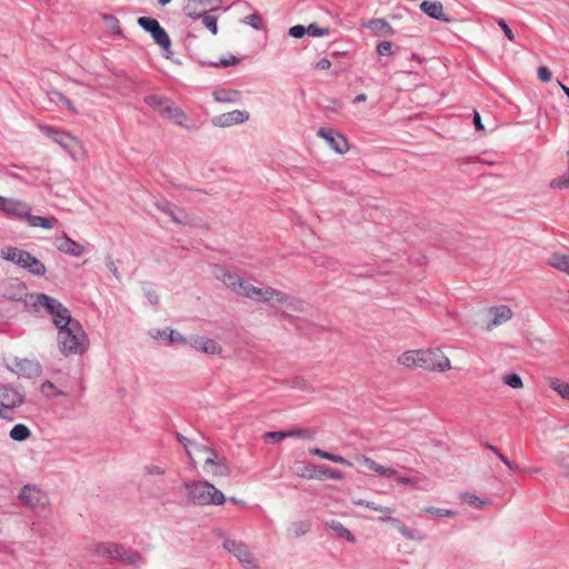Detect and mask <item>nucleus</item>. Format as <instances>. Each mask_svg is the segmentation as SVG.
Here are the masks:
<instances>
[{
  "instance_id": "obj_1",
  "label": "nucleus",
  "mask_w": 569,
  "mask_h": 569,
  "mask_svg": "<svg viewBox=\"0 0 569 569\" xmlns=\"http://www.w3.org/2000/svg\"><path fill=\"white\" fill-rule=\"evenodd\" d=\"M186 501L198 506H221L226 501L224 495L212 483L206 480H188L183 482Z\"/></svg>"
},
{
  "instance_id": "obj_2",
  "label": "nucleus",
  "mask_w": 569,
  "mask_h": 569,
  "mask_svg": "<svg viewBox=\"0 0 569 569\" xmlns=\"http://www.w3.org/2000/svg\"><path fill=\"white\" fill-rule=\"evenodd\" d=\"M58 348L66 356H81L89 347V339L80 322H71L67 328L58 331Z\"/></svg>"
},
{
  "instance_id": "obj_3",
  "label": "nucleus",
  "mask_w": 569,
  "mask_h": 569,
  "mask_svg": "<svg viewBox=\"0 0 569 569\" xmlns=\"http://www.w3.org/2000/svg\"><path fill=\"white\" fill-rule=\"evenodd\" d=\"M94 553L99 557L119 560L122 563L140 566L144 562L141 553L127 549L124 546L113 542H102L96 546Z\"/></svg>"
},
{
  "instance_id": "obj_4",
  "label": "nucleus",
  "mask_w": 569,
  "mask_h": 569,
  "mask_svg": "<svg viewBox=\"0 0 569 569\" xmlns=\"http://www.w3.org/2000/svg\"><path fill=\"white\" fill-rule=\"evenodd\" d=\"M222 547L232 553L244 569H261L246 542L236 539H224Z\"/></svg>"
},
{
  "instance_id": "obj_5",
  "label": "nucleus",
  "mask_w": 569,
  "mask_h": 569,
  "mask_svg": "<svg viewBox=\"0 0 569 569\" xmlns=\"http://www.w3.org/2000/svg\"><path fill=\"white\" fill-rule=\"evenodd\" d=\"M39 129L73 158L77 156L78 151L82 149L79 140L67 131H60L48 126H39Z\"/></svg>"
},
{
  "instance_id": "obj_6",
  "label": "nucleus",
  "mask_w": 569,
  "mask_h": 569,
  "mask_svg": "<svg viewBox=\"0 0 569 569\" xmlns=\"http://www.w3.org/2000/svg\"><path fill=\"white\" fill-rule=\"evenodd\" d=\"M19 500L31 510H44L49 505L48 495L34 485H26L21 488Z\"/></svg>"
},
{
  "instance_id": "obj_7",
  "label": "nucleus",
  "mask_w": 569,
  "mask_h": 569,
  "mask_svg": "<svg viewBox=\"0 0 569 569\" xmlns=\"http://www.w3.org/2000/svg\"><path fill=\"white\" fill-rule=\"evenodd\" d=\"M139 27L149 32L153 41L167 53H171V41L167 31L161 27L159 21L149 17H140L137 20Z\"/></svg>"
},
{
  "instance_id": "obj_8",
  "label": "nucleus",
  "mask_w": 569,
  "mask_h": 569,
  "mask_svg": "<svg viewBox=\"0 0 569 569\" xmlns=\"http://www.w3.org/2000/svg\"><path fill=\"white\" fill-rule=\"evenodd\" d=\"M30 295L26 283L18 278H6L0 281V297L6 300L22 301L26 305Z\"/></svg>"
},
{
  "instance_id": "obj_9",
  "label": "nucleus",
  "mask_w": 569,
  "mask_h": 569,
  "mask_svg": "<svg viewBox=\"0 0 569 569\" xmlns=\"http://www.w3.org/2000/svg\"><path fill=\"white\" fill-rule=\"evenodd\" d=\"M24 402V393L11 386L0 387V418L12 420L8 410L20 407Z\"/></svg>"
},
{
  "instance_id": "obj_10",
  "label": "nucleus",
  "mask_w": 569,
  "mask_h": 569,
  "mask_svg": "<svg viewBox=\"0 0 569 569\" xmlns=\"http://www.w3.org/2000/svg\"><path fill=\"white\" fill-rule=\"evenodd\" d=\"M420 368L445 372L451 368L450 360L440 349L420 350Z\"/></svg>"
},
{
  "instance_id": "obj_11",
  "label": "nucleus",
  "mask_w": 569,
  "mask_h": 569,
  "mask_svg": "<svg viewBox=\"0 0 569 569\" xmlns=\"http://www.w3.org/2000/svg\"><path fill=\"white\" fill-rule=\"evenodd\" d=\"M242 296L260 302H284L288 300V295L280 290L272 287L258 288L250 283L244 287Z\"/></svg>"
},
{
  "instance_id": "obj_12",
  "label": "nucleus",
  "mask_w": 569,
  "mask_h": 569,
  "mask_svg": "<svg viewBox=\"0 0 569 569\" xmlns=\"http://www.w3.org/2000/svg\"><path fill=\"white\" fill-rule=\"evenodd\" d=\"M0 210L17 219H24L31 211V206L20 199L0 196Z\"/></svg>"
},
{
  "instance_id": "obj_13",
  "label": "nucleus",
  "mask_w": 569,
  "mask_h": 569,
  "mask_svg": "<svg viewBox=\"0 0 569 569\" xmlns=\"http://www.w3.org/2000/svg\"><path fill=\"white\" fill-rule=\"evenodd\" d=\"M318 136L323 138L327 143L339 154H343L349 150L348 140L343 134L336 130L320 128L318 130Z\"/></svg>"
},
{
  "instance_id": "obj_14",
  "label": "nucleus",
  "mask_w": 569,
  "mask_h": 569,
  "mask_svg": "<svg viewBox=\"0 0 569 569\" xmlns=\"http://www.w3.org/2000/svg\"><path fill=\"white\" fill-rule=\"evenodd\" d=\"M203 468L213 477H229L231 473L227 460L220 458L217 452H210L208 457H204Z\"/></svg>"
},
{
  "instance_id": "obj_15",
  "label": "nucleus",
  "mask_w": 569,
  "mask_h": 569,
  "mask_svg": "<svg viewBox=\"0 0 569 569\" xmlns=\"http://www.w3.org/2000/svg\"><path fill=\"white\" fill-rule=\"evenodd\" d=\"M249 117L250 114L246 110H233L212 118V124L220 128H228L244 123L249 120Z\"/></svg>"
},
{
  "instance_id": "obj_16",
  "label": "nucleus",
  "mask_w": 569,
  "mask_h": 569,
  "mask_svg": "<svg viewBox=\"0 0 569 569\" xmlns=\"http://www.w3.org/2000/svg\"><path fill=\"white\" fill-rule=\"evenodd\" d=\"M33 307L38 311L39 307H43L49 313L60 307V301L46 293H31L29 300H26V307Z\"/></svg>"
},
{
  "instance_id": "obj_17",
  "label": "nucleus",
  "mask_w": 569,
  "mask_h": 569,
  "mask_svg": "<svg viewBox=\"0 0 569 569\" xmlns=\"http://www.w3.org/2000/svg\"><path fill=\"white\" fill-rule=\"evenodd\" d=\"M488 316L491 317V319L487 325V330H492L495 327H498L510 320L513 316V312L508 306L500 305L488 309Z\"/></svg>"
},
{
  "instance_id": "obj_18",
  "label": "nucleus",
  "mask_w": 569,
  "mask_h": 569,
  "mask_svg": "<svg viewBox=\"0 0 569 569\" xmlns=\"http://www.w3.org/2000/svg\"><path fill=\"white\" fill-rule=\"evenodd\" d=\"M189 346L194 350L201 351L207 355H219L222 350L220 345L213 339L193 336L189 339Z\"/></svg>"
},
{
  "instance_id": "obj_19",
  "label": "nucleus",
  "mask_w": 569,
  "mask_h": 569,
  "mask_svg": "<svg viewBox=\"0 0 569 569\" xmlns=\"http://www.w3.org/2000/svg\"><path fill=\"white\" fill-rule=\"evenodd\" d=\"M218 278L232 291L242 296V292L244 291V287L248 286V282H246L239 274L222 270L221 274L218 276Z\"/></svg>"
},
{
  "instance_id": "obj_20",
  "label": "nucleus",
  "mask_w": 569,
  "mask_h": 569,
  "mask_svg": "<svg viewBox=\"0 0 569 569\" xmlns=\"http://www.w3.org/2000/svg\"><path fill=\"white\" fill-rule=\"evenodd\" d=\"M56 246L58 250L72 257H80L84 252V247L82 244L67 236L57 239Z\"/></svg>"
},
{
  "instance_id": "obj_21",
  "label": "nucleus",
  "mask_w": 569,
  "mask_h": 569,
  "mask_svg": "<svg viewBox=\"0 0 569 569\" xmlns=\"http://www.w3.org/2000/svg\"><path fill=\"white\" fill-rule=\"evenodd\" d=\"M191 9H192V4L188 3L184 7L186 14L192 19H201L204 27L207 29H209L212 34H217V32H218L217 18L212 17L210 14H207V12H198L194 10L192 11Z\"/></svg>"
},
{
  "instance_id": "obj_22",
  "label": "nucleus",
  "mask_w": 569,
  "mask_h": 569,
  "mask_svg": "<svg viewBox=\"0 0 569 569\" xmlns=\"http://www.w3.org/2000/svg\"><path fill=\"white\" fill-rule=\"evenodd\" d=\"M420 10L429 17L449 22L450 19L443 13L442 3L439 1H422L419 6Z\"/></svg>"
},
{
  "instance_id": "obj_23",
  "label": "nucleus",
  "mask_w": 569,
  "mask_h": 569,
  "mask_svg": "<svg viewBox=\"0 0 569 569\" xmlns=\"http://www.w3.org/2000/svg\"><path fill=\"white\" fill-rule=\"evenodd\" d=\"M356 460L367 467L369 470L377 472L381 477L390 478L397 473L393 468H386L379 463H377L373 459L359 455L356 457Z\"/></svg>"
},
{
  "instance_id": "obj_24",
  "label": "nucleus",
  "mask_w": 569,
  "mask_h": 569,
  "mask_svg": "<svg viewBox=\"0 0 569 569\" xmlns=\"http://www.w3.org/2000/svg\"><path fill=\"white\" fill-rule=\"evenodd\" d=\"M50 315L52 316V322L57 327L58 331H60V328L71 326V322H78V320L71 317L70 311L61 302L60 307L56 308Z\"/></svg>"
},
{
  "instance_id": "obj_25",
  "label": "nucleus",
  "mask_w": 569,
  "mask_h": 569,
  "mask_svg": "<svg viewBox=\"0 0 569 569\" xmlns=\"http://www.w3.org/2000/svg\"><path fill=\"white\" fill-rule=\"evenodd\" d=\"M16 371L24 377L32 378L40 373V366L38 362L29 359H20L14 362Z\"/></svg>"
},
{
  "instance_id": "obj_26",
  "label": "nucleus",
  "mask_w": 569,
  "mask_h": 569,
  "mask_svg": "<svg viewBox=\"0 0 569 569\" xmlns=\"http://www.w3.org/2000/svg\"><path fill=\"white\" fill-rule=\"evenodd\" d=\"M23 262L19 267L27 269L30 273L41 277L46 274V266L30 252L23 258Z\"/></svg>"
},
{
  "instance_id": "obj_27",
  "label": "nucleus",
  "mask_w": 569,
  "mask_h": 569,
  "mask_svg": "<svg viewBox=\"0 0 569 569\" xmlns=\"http://www.w3.org/2000/svg\"><path fill=\"white\" fill-rule=\"evenodd\" d=\"M366 27L377 36L388 37L395 33L393 28L385 19L380 18L370 19Z\"/></svg>"
},
{
  "instance_id": "obj_28",
  "label": "nucleus",
  "mask_w": 569,
  "mask_h": 569,
  "mask_svg": "<svg viewBox=\"0 0 569 569\" xmlns=\"http://www.w3.org/2000/svg\"><path fill=\"white\" fill-rule=\"evenodd\" d=\"M382 522L391 523L405 538L409 540H421L422 536H416L415 532L406 527L399 519L393 518L391 516H383L379 518Z\"/></svg>"
},
{
  "instance_id": "obj_29",
  "label": "nucleus",
  "mask_w": 569,
  "mask_h": 569,
  "mask_svg": "<svg viewBox=\"0 0 569 569\" xmlns=\"http://www.w3.org/2000/svg\"><path fill=\"white\" fill-rule=\"evenodd\" d=\"M168 119L172 120L176 124L182 126L183 120L187 118L182 109L176 107L172 101H169L162 110V113Z\"/></svg>"
},
{
  "instance_id": "obj_30",
  "label": "nucleus",
  "mask_w": 569,
  "mask_h": 569,
  "mask_svg": "<svg viewBox=\"0 0 569 569\" xmlns=\"http://www.w3.org/2000/svg\"><path fill=\"white\" fill-rule=\"evenodd\" d=\"M1 257L10 262H13L17 266H20L23 262V258L28 253V251L19 249L17 247H8L1 250Z\"/></svg>"
},
{
  "instance_id": "obj_31",
  "label": "nucleus",
  "mask_w": 569,
  "mask_h": 569,
  "mask_svg": "<svg viewBox=\"0 0 569 569\" xmlns=\"http://www.w3.org/2000/svg\"><path fill=\"white\" fill-rule=\"evenodd\" d=\"M24 220L28 222L30 227H39L42 229H52L57 223V219L54 217L44 218L41 216H34L31 214V211L28 216H26Z\"/></svg>"
},
{
  "instance_id": "obj_32",
  "label": "nucleus",
  "mask_w": 569,
  "mask_h": 569,
  "mask_svg": "<svg viewBox=\"0 0 569 569\" xmlns=\"http://www.w3.org/2000/svg\"><path fill=\"white\" fill-rule=\"evenodd\" d=\"M548 263L557 270L569 274V254L555 252L549 257Z\"/></svg>"
},
{
  "instance_id": "obj_33",
  "label": "nucleus",
  "mask_w": 569,
  "mask_h": 569,
  "mask_svg": "<svg viewBox=\"0 0 569 569\" xmlns=\"http://www.w3.org/2000/svg\"><path fill=\"white\" fill-rule=\"evenodd\" d=\"M166 473V468L159 465L149 463L143 467V481L146 483H151L156 481L153 478L162 477Z\"/></svg>"
},
{
  "instance_id": "obj_34",
  "label": "nucleus",
  "mask_w": 569,
  "mask_h": 569,
  "mask_svg": "<svg viewBox=\"0 0 569 569\" xmlns=\"http://www.w3.org/2000/svg\"><path fill=\"white\" fill-rule=\"evenodd\" d=\"M327 526L331 528L340 538L346 539L349 542H356L355 535L346 528L341 522L331 520L330 522H327Z\"/></svg>"
},
{
  "instance_id": "obj_35",
  "label": "nucleus",
  "mask_w": 569,
  "mask_h": 569,
  "mask_svg": "<svg viewBox=\"0 0 569 569\" xmlns=\"http://www.w3.org/2000/svg\"><path fill=\"white\" fill-rule=\"evenodd\" d=\"M398 362L406 367H412L420 365V350H409L403 352L399 358Z\"/></svg>"
},
{
  "instance_id": "obj_36",
  "label": "nucleus",
  "mask_w": 569,
  "mask_h": 569,
  "mask_svg": "<svg viewBox=\"0 0 569 569\" xmlns=\"http://www.w3.org/2000/svg\"><path fill=\"white\" fill-rule=\"evenodd\" d=\"M9 436L12 440L22 442L31 437V431L26 425L18 423L10 430Z\"/></svg>"
},
{
  "instance_id": "obj_37",
  "label": "nucleus",
  "mask_w": 569,
  "mask_h": 569,
  "mask_svg": "<svg viewBox=\"0 0 569 569\" xmlns=\"http://www.w3.org/2000/svg\"><path fill=\"white\" fill-rule=\"evenodd\" d=\"M239 96L238 90L219 89L213 92V98L218 102H236Z\"/></svg>"
},
{
  "instance_id": "obj_38",
  "label": "nucleus",
  "mask_w": 569,
  "mask_h": 569,
  "mask_svg": "<svg viewBox=\"0 0 569 569\" xmlns=\"http://www.w3.org/2000/svg\"><path fill=\"white\" fill-rule=\"evenodd\" d=\"M170 100L166 97L157 96V94H149L144 97V102L151 107L152 109L159 111L162 113L163 107L169 102Z\"/></svg>"
},
{
  "instance_id": "obj_39",
  "label": "nucleus",
  "mask_w": 569,
  "mask_h": 569,
  "mask_svg": "<svg viewBox=\"0 0 569 569\" xmlns=\"http://www.w3.org/2000/svg\"><path fill=\"white\" fill-rule=\"evenodd\" d=\"M568 168L565 173L550 181V188L552 189H569V150L567 151Z\"/></svg>"
},
{
  "instance_id": "obj_40",
  "label": "nucleus",
  "mask_w": 569,
  "mask_h": 569,
  "mask_svg": "<svg viewBox=\"0 0 569 569\" xmlns=\"http://www.w3.org/2000/svg\"><path fill=\"white\" fill-rule=\"evenodd\" d=\"M219 0H188L192 4V11L207 12V9L214 10Z\"/></svg>"
},
{
  "instance_id": "obj_41",
  "label": "nucleus",
  "mask_w": 569,
  "mask_h": 569,
  "mask_svg": "<svg viewBox=\"0 0 569 569\" xmlns=\"http://www.w3.org/2000/svg\"><path fill=\"white\" fill-rule=\"evenodd\" d=\"M156 207L168 214L172 221L177 224H183V222L176 216V213L172 210V203L167 200H161L156 202Z\"/></svg>"
},
{
  "instance_id": "obj_42",
  "label": "nucleus",
  "mask_w": 569,
  "mask_h": 569,
  "mask_svg": "<svg viewBox=\"0 0 569 569\" xmlns=\"http://www.w3.org/2000/svg\"><path fill=\"white\" fill-rule=\"evenodd\" d=\"M318 478L319 479L328 478V479L340 480V479L345 478V475L339 470H335V469H331L328 467L320 466V467H318Z\"/></svg>"
},
{
  "instance_id": "obj_43",
  "label": "nucleus",
  "mask_w": 569,
  "mask_h": 569,
  "mask_svg": "<svg viewBox=\"0 0 569 569\" xmlns=\"http://www.w3.org/2000/svg\"><path fill=\"white\" fill-rule=\"evenodd\" d=\"M316 432L308 428H293L287 430L288 438H303V439H313Z\"/></svg>"
},
{
  "instance_id": "obj_44",
  "label": "nucleus",
  "mask_w": 569,
  "mask_h": 569,
  "mask_svg": "<svg viewBox=\"0 0 569 569\" xmlns=\"http://www.w3.org/2000/svg\"><path fill=\"white\" fill-rule=\"evenodd\" d=\"M40 390L42 393H44L47 397H59V396H64V392L59 390L54 385L53 382H51L50 380H46L41 387H40Z\"/></svg>"
},
{
  "instance_id": "obj_45",
  "label": "nucleus",
  "mask_w": 569,
  "mask_h": 569,
  "mask_svg": "<svg viewBox=\"0 0 569 569\" xmlns=\"http://www.w3.org/2000/svg\"><path fill=\"white\" fill-rule=\"evenodd\" d=\"M460 497L463 502L475 506L477 508H482L483 506L487 505L486 500H482L478 496L470 492H462Z\"/></svg>"
},
{
  "instance_id": "obj_46",
  "label": "nucleus",
  "mask_w": 569,
  "mask_h": 569,
  "mask_svg": "<svg viewBox=\"0 0 569 569\" xmlns=\"http://www.w3.org/2000/svg\"><path fill=\"white\" fill-rule=\"evenodd\" d=\"M310 529V523L307 521H297L293 522L290 527V531L292 532L293 537H300L308 532Z\"/></svg>"
},
{
  "instance_id": "obj_47",
  "label": "nucleus",
  "mask_w": 569,
  "mask_h": 569,
  "mask_svg": "<svg viewBox=\"0 0 569 569\" xmlns=\"http://www.w3.org/2000/svg\"><path fill=\"white\" fill-rule=\"evenodd\" d=\"M168 340L172 345H181L187 346L189 345V339H187L184 336H182L177 330L170 329L168 331Z\"/></svg>"
},
{
  "instance_id": "obj_48",
  "label": "nucleus",
  "mask_w": 569,
  "mask_h": 569,
  "mask_svg": "<svg viewBox=\"0 0 569 569\" xmlns=\"http://www.w3.org/2000/svg\"><path fill=\"white\" fill-rule=\"evenodd\" d=\"M243 23L249 24L254 30L263 29L261 17L258 13H252V14L244 17Z\"/></svg>"
},
{
  "instance_id": "obj_49",
  "label": "nucleus",
  "mask_w": 569,
  "mask_h": 569,
  "mask_svg": "<svg viewBox=\"0 0 569 569\" xmlns=\"http://www.w3.org/2000/svg\"><path fill=\"white\" fill-rule=\"evenodd\" d=\"M307 32L311 37H325V36H328L330 33V29L329 28H321L317 23H310L307 27Z\"/></svg>"
},
{
  "instance_id": "obj_50",
  "label": "nucleus",
  "mask_w": 569,
  "mask_h": 569,
  "mask_svg": "<svg viewBox=\"0 0 569 569\" xmlns=\"http://www.w3.org/2000/svg\"><path fill=\"white\" fill-rule=\"evenodd\" d=\"M190 450L192 451V455L203 456V458L208 457L210 452H216L211 448L196 442H192ZM191 461L194 462V459L192 458Z\"/></svg>"
},
{
  "instance_id": "obj_51",
  "label": "nucleus",
  "mask_w": 569,
  "mask_h": 569,
  "mask_svg": "<svg viewBox=\"0 0 569 569\" xmlns=\"http://www.w3.org/2000/svg\"><path fill=\"white\" fill-rule=\"evenodd\" d=\"M51 94L53 96L52 100L57 99V100L61 101L68 108V110H70L72 113H74V114L78 113V110L76 109V107L73 106L71 100H69L67 97H64L61 92L52 91Z\"/></svg>"
},
{
  "instance_id": "obj_52",
  "label": "nucleus",
  "mask_w": 569,
  "mask_h": 569,
  "mask_svg": "<svg viewBox=\"0 0 569 569\" xmlns=\"http://www.w3.org/2000/svg\"><path fill=\"white\" fill-rule=\"evenodd\" d=\"M551 388L556 390L565 399H569V385L559 380L551 382Z\"/></svg>"
},
{
  "instance_id": "obj_53",
  "label": "nucleus",
  "mask_w": 569,
  "mask_h": 569,
  "mask_svg": "<svg viewBox=\"0 0 569 569\" xmlns=\"http://www.w3.org/2000/svg\"><path fill=\"white\" fill-rule=\"evenodd\" d=\"M503 382L513 389L522 387V380L519 375L511 373L503 377Z\"/></svg>"
},
{
  "instance_id": "obj_54",
  "label": "nucleus",
  "mask_w": 569,
  "mask_h": 569,
  "mask_svg": "<svg viewBox=\"0 0 569 569\" xmlns=\"http://www.w3.org/2000/svg\"><path fill=\"white\" fill-rule=\"evenodd\" d=\"M290 310L296 312L303 311V302L300 299L292 298L288 295V300L283 302Z\"/></svg>"
},
{
  "instance_id": "obj_55",
  "label": "nucleus",
  "mask_w": 569,
  "mask_h": 569,
  "mask_svg": "<svg viewBox=\"0 0 569 569\" xmlns=\"http://www.w3.org/2000/svg\"><path fill=\"white\" fill-rule=\"evenodd\" d=\"M426 512L438 516V517H453L456 511L450 509H441L436 507H428L425 509Z\"/></svg>"
},
{
  "instance_id": "obj_56",
  "label": "nucleus",
  "mask_w": 569,
  "mask_h": 569,
  "mask_svg": "<svg viewBox=\"0 0 569 569\" xmlns=\"http://www.w3.org/2000/svg\"><path fill=\"white\" fill-rule=\"evenodd\" d=\"M176 438L183 446V448H184L189 459L192 460V451L190 450V447H191L193 441H191L190 439H188L187 437H184L180 432L176 433Z\"/></svg>"
},
{
  "instance_id": "obj_57",
  "label": "nucleus",
  "mask_w": 569,
  "mask_h": 569,
  "mask_svg": "<svg viewBox=\"0 0 569 569\" xmlns=\"http://www.w3.org/2000/svg\"><path fill=\"white\" fill-rule=\"evenodd\" d=\"M377 53L379 56H391L392 54V42L382 41L377 46Z\"/></svg>"
},
{
  "instance_id": "obj_58",
  "label": "nucleus",
  "mask_w": 569,
  "mask_h": 569,
  "mask_svg": "<svg viewBox=\"0 0 569 569\" xmlns=\"http://www.w3.org/2000/svg\"><path fill=\"white\" fill-rule=\"evenodd\" d=\"M264 438L267 440L278 442L280 440L288 438V436H287V431H269L264 435Z\"/></svg>"
},
{
  "instance_id": "obj_59",
  "label": "nucleus",
  "mask_w": 569,
  "mask_h": 569,
  "mask_svg": "<svg viewBox=\"0 0 569 569\" xmlns=\"http://www.w3.org/2000/svg\"><path fill=\"white\" fill-rule=\"evenodd\" d=\"M537 76L538 79L542 82H549L552 78L551 71L545 66L538 68Z\"/></svg>"
},
{
  "instance_id": "obj_60",
  "label": "nucleus",
  "mask_w": 569,
  "mask_h": 569,
  "mask_svg": "<svg viewBox=\"0 0 569 569\" xmlns=\"http://www.w3.org/2000/svg\"><path fill=\"white\" fill-rule=\"evenodd\" d=\"M306 33H308L307 27L301 24L293 26L289 29V34L296 39L302 38Z\"/></svg>"
},
{
  "instance_id": "obj_61",
  "label": "nucleus",
  "mask_w": 569,
  "mask_h": 569,
  "mask_svg": "<svg viewBox=\"0 0 569 569\" xmlns=\"http://www.w3.org/2000/svg\"><path fill=\"white\" fill-rule=\"evenodd\" d=\"M239 62V58L230 56L229 58H222L219 62L211 63L213 67H229Z\"/></svg>"
},
{
  "instance_id": "obj_62",
  "label": "nucleus",
  "mask_w": 569,
  "mask_h": 569,
  "mask_svg": "<svg viewBox=\"0 0 569 569\" xmlns=\"http://www.w3.org/2000/svg\"><path fill=\"white\" fill-rule=\"evenodd\" d=\"M103 19L109 28H111L116 32H120L119 20L116 17L106 14Z\"/></svg>"
},
{
  "instance_id": "obj_63",
  "label": "nucleus",
  "mask_w": 569,
  "mask_h": 569,
  "mask_svg": "<svg viewBox=\"0 0 569 569\" xmlns=\"http://www.w3.org/2000/svg\"><path fill=\"white\" fill-rule=\"evenodd\" d=\"M498 24L499 27L501 28V30L503 31L505 36L510 40V41H513L515 40V34L512 32V30L508 27V24L506 23V21L503 19H499L498 20Z\"/></svg>"
},
{
  "instance_id": "obj_64",
  "label": "nucleus",
  "mask_w": 569,
  "mask_h": 569,
  "mask_svg": "<svg viewBox=\"0 0 569 569\" xmlns=\"http://www.w3.org/2000/svg\"><path fill=\"white\" fill-rule=\"evenodd\" d=\"M144 296L151 305L157 306L159 303V296L156 290L148 288L144 290Z\"/></svg>"
}]
</instances>
